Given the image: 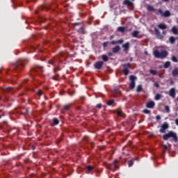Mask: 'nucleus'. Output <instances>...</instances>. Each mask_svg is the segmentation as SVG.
<instances>
[{
	"instance_id": "f257e3e1",
	"label": "nucleus",
	"mask_w": 178,
	"mask_h": 178,
	"mask_svg": "<svg viewBox=\"0 0 178 178\" xmlns=\"http://www.w3.org/2000/svg\"><path fill=\"white\" fill-rule=\"evenodd\" d=\"M13 69L17 73H20L24 69V60L19 58L16 63L13 64Z\"/></svg>"
},
{
	"instance_id": "f03ea898",
	"label": "nucleus",
	"mask_w": 178,
	"mask_h": 178,
	"mask_svg": "<svg viewBox=\"0 0 178 178\" xmlns=\"http://www.w3.org/2000/svg\"><path fill=\"white\" fill-rule=\"evenodd\" d=\"M170 138H172L175 143H177V134L173 131H169L167 134L163 135V140H164V141H168Z\"/></svg>"
},
{
	"instance_id": "7ed1b4c3",
	"label": "nucleus",
	"mask_w": 178,
	"mask_h": 178,
	"mask_svg": "<svg viewBox=\"0 0 178 178\" xmlns=\"http://www.w3.org/2000/svg\"><path fill=\"white\" fill-rule=\"evenodd\" d=\"M153 55L155 58H157V59H165V58L169 55V53L166 50H163L161 51L154 50L153 51Z\"/></svg>"
},
{
	"instance_id": "20e7f679",
	"label": "nucleus",
	"mask_w": 178,
	"mask_h": 178,
	"mask_svg": "<svg viewBox=\"0 0 178 178\" xmlns=\"http://www.w3.org/2000/svg\"><path fill=\"white\" fill-rule=\"evenodd\" d=\"M121 66L124 67L122 70V74L124 76H129V74L130 73V70L131 69V64H130V63H127L122 64Z\"/></svg>"
},
{
	"instance_id": "39448f33",
	"label": "nucleus",
	"mask_w": 178,
	"mask_h": 178,
	"mask_svg": "<svg viewBox=\"0 0 178 178\" xmlns=\"http://www.w3.org/2000/svg\"><path fill=\"white\" fill-rule=\"evenodd\" d=\"M106 168H107L108 170H116V169H119V162L114 161L110 164H106Z\"/></svg>"
},
{
	"instance_id": "423d86ee",
	"label": "nucleus",
	"mask_w": 178,
	"mask_h": 178,
	"mask_svg": "<svg viewBox=\"0 0 178 178\" xmlns=\"http://www.w3.org/2000/svg\"><path fill=\"white\" fill-rule=\"evenodd\" d=\"M130 83H129V88L133 90L136 87V81L137 80V77L134 75H131L129 76Z\"/></svg>"
},
{
	"instance_id": "0eeeda50",
	"label": "nucleus",
	"mask_w": 178,
	"mask_h": 178,
	"mask_svg": "<svg viewBox=\"0 0 178 178\" xmlns=\"http://www.w3.org/2000/svg\"><path fill=\"white\" fill-rule=\"evenodd\" d=\"M157 27H158V29H160V30H163L162 34L163 35H166L168 32L165 30H166V29H168V25H166L165 24H163V23H160L157 25Z\"/></svg>"
},
{
	"instance_id": "6e6552de",
	"label": "nucleus",
	"mask_w": 178,
	"mask_h": 178,
	"mask_svg": "<svg viewBox=\"0 0 178 178\" xmlns=\"http://www.w3.org/2000/svg\"><path fill=\"white\" fill-rule=\"evenodd\" d=\"M169 129V124L168 122H165L162 125L161 128L160 129L159 131L160 133L165 134L166 133V130Z\"/></svg>"
},
{
	"instance_id": "1a4fd4ad",
	"label": "nucleus",
	"mask_w": 178,
	"mask_h": 178,
	"mask_svg": "<svg viewBox=\"0 0 178 178\" xmlns=\"http://www.w3.org/2000/svg\"><path fill=\"white\" fill-rule=\"evenodd\" d=\"M43 69H44V67H42L37 66L36 67L31 70V72L29 74H30V76H33V74H33V73H34V72L35 73H37V72H43Z\"/></svg>"
},
{
	"instance_id": "9d476101",
	"label": "nucleus",
	"mask_w": 178,
	"mask_h": 178,
	"mask_svg": "<svg viewBox=\"0 0 178 178\" xmlns=\"http://www.w3.org/2000/svg\"><path fill=\"white\" fill-rule=\"evenodd\" d=\"M154 33L158 40H163V36L161 34V31L159 29H158V28H154Z\"/></svg>"
},
{
	"instance_id": "9b49d317",
	"label": "nucleus",
	"mask_w": 178,
	"mask_h": 178,
	"mask_svg": "<svg viewBox=\"0 0 178 178\" xmlns=\"http://www.w3.org/2000/svg\"><path fill=\"white\" fill-rule=\"evenodd\" d=\"M104 66V63L103 61H97L95 64V67L96 69H97V70H99L101 69H102V67Z\"/></svg>"
},
{
	"instance_id": "f8f14e48",
	"label": "nucleus",
	"mask_w": 178,
	"mask_h": 178,
	"mask_svg": "<svg viewBox=\"0 0 178 178\" xmlns=\"http://www.w3.org/2000/svg\"><path fill=\"white\" fill-rule=\"evenodd\" d=\"M169 95L172 97V98H176V89H175V88L170 89Z\"/></svg>"
},
{
	"instance_id": "ddd939ff",
	"label": "nucleus",
	"mask_w": 178,
	"mask_h": 178,
	"mask_svg": "<svg viewBox=\"0 0 178 178\" xmlns=\"http://www.w3.org/2000/svg\"><path fill=\"white\" fill-rule=\"evenodd\" d=\"M155 107V102L154 101L149 102L146 104V108H149V109H154Z\"/></svg>"
},
{
	"instance_id": "4468645a",
	"label": "nucleus",
	"mask_w": 178,
	"mask_h": 178,
	"mask_svg": "<svg viewBox=\"0 0 178 178\" xmlns=\"http://www.w3.org/2000/svg\"><path fill=\"white\" fill-rule=\"evenodd\" d=\"M119 51H120V46L117 45L112 49L113 54H118V52H119Z\"/></svg>"
},
{
	"instance_id": "2eb2a0df",
	"label": "nucleus",
	"mask_w": 178,
	"mask_h": 178,
	"mask_svg": "<svg viewBox=\"0 0 178 178\" xmlns=\"http://www.w3.org/2000/svg\"><path fill=\"white\" fill-rule=\"evenodd\" d=\"M122 48H124V51H129L130 48V43L126 42L125 44H122Z\"/></svg>"
},
{
	"instance_id": "dca6fc26",
	"label": "nucleus",
	"mask_w": 178,
	"mask_h": 178,
	"mask_svg": "<svg viewBox=\"0 0 178 178\" xmlns=\"http://www.w3.org/2000/svg\"><path fill=\"white\" fill-rule=\"evenodd\" d=\"M172 77H177L178 76V67L175 68L172 72Z\"/></svg>"
},
{
	"instance_id": "f3484780",
	"label": "nucleus",
	"mask_w": 178,
	"mask_h": 178,
	"mask_svg": "<svg viewBox=\"0 0 178 178\" xmlns=\"http://www.w3.org/2000/svg\"><path fill=\"white\" fill-rule=\"evenodd\" d=\"M106 105L108 106H115V100L110 99L108 102H107Z\"/></svg>"
},
{
	"instance_id": "a211bd4d",
	"label": "nucleus",
	"mask_w": 178,
	"mask_h": 178,
	"mask_svg": "<svg viewBox=\"0 0 178 178\" xmlns=\"http://www.w3.org/2000/svg\"><path fill=\"white\" fill-rule=\"evenodd\" d=\"M123 3L127 6H133V2L130 1V0H124Z\"/></svg>"
},
{
	"instance_id": "6ab92c4d",
	"label": "nucleus",
	"mask_w": 178,
	"mask_h": 178,
	"mask_svg": "<svg viewBox=\"0 0 178 178\" xmlns=\"http://www.w3.org/2000/svg\"><path fill=\"white\" fill-rule=\"evenodd\" d=\"M171 31L172 33V34H175V35H178V29L176 26H173L171 29Z\"/></svg>"
},
{
	"instance_id": "aec40b11",
	"label": "nucleus",
	"mask_w": 178,
	"mask_h": 178,
	"mask_svg": "<svg viewBox=\"0 0 178 178\" xmlns=\"http://www.w3.org/2000/svg\"><path fill=\"white\" fill-rule=\"evenodd\" d=\"M54 73L56 72V68H54ZM59 78V74L55 73V75L53 76V80H55L56 81H58V79Z\"/></svg>"
},
{
	"instance_id": "412c9836",
	"label": "nucleus",
	"mask_w": 178,
	"mask_h": 178,
	"mask_svg": "<svg viewBox=\"0 0 178 178\" xmlns=\"http://www.w3.org/2000/svg\"><path fill=\"white\" fill-rule=\"evenodd\" d=\"M170 16V11L165 10L163 14V17H169Z\"/></svg>"
},
{
	"instance_id": "4be33fe9",
	"label": "nucleus",
	"mask_w": 178,
	"mask_h": 178,
	"mask_svg": "<svg viewBox=\"0 0 178 178\" xmlns=\"http://www.w3.org/2000/svg\"><path fill=\"white\" fill-rule=\"evenodd\" d=\"M78 33H80V34H86V28H84V26L81 27L78 30Z\"/></svg>"
},
{
	"instance_id": "5701e85b",
	"label": "nucleus",
	"mask_w": 178,
	"mask_h": 178,
	"mask_svg": "<svg viewBox=\"0 0 178 178\" xmlns=\"http://www.w3.org/2000/svg\"><path fill=\"white\" fill-rule=\"evenodd\" d=\"M102 60H104V62H108V60H109V57H108V56H106V54H103L102 56Z\"/></svg>"
},
{
	"instance_id": "b1692460",
	"label": "nucleus",
	"mask_w": 178,
	"mask_h": 178,
	"mask_svg": "<svg viewBox=\"0 0 178 178\" xmlns=\"http://www.w3.org/2000/svg\"><path fill=\"white\" fill-rule=\"evenodd\" d=\"M138 34H140V31H134L132 33V37H134V38H137V37H138Z\"/></svg>"
},
{
	"instance_id": "393cba45",
	"label": "nucleus",
	"mask_w": 178,
	"mask_h": 178,
	"mask_svg": "<svg viewBox=\"0 0 178 178\" xmlns=\"http://www.w3.org/2000/svg\"><path fill=\"white\" fill-rule=\"evenodd\" d=\"M147 9L148 12H154L155 11V8H154V7L151 5L147 6Z\"/></svg>"
},
{
	"instance_id": "a878e982",
	"label": "nucleus",
	"mask_w": 178,
	"mask_h": 178,
	"mask_svg": "<svg viewBox=\"0 0 178 178\" xmlns=\"http://www.w3.org/2000/svg\"><path fill=\"white\" fill-rule=\"evenodd\" d=\"M170 67V61H166L164 65H163V67L164 69H168V67Z\"/></svg>"
},
{
	"instance_id": "bb28decb",
	"label": "nucleus",
	"mask_w": 178,
	"mask_h": 178,
	"mask_svg": "<svg viewBox=\"0 0 178 178\" xmlns=\"http://www.w3.org/2000/svg\"><path fill=\"white\" fill-rule=\"evenodd\" d=\"M161 98H162V95L157 93L154 97V99L156 101H159V99H161Z\"/></svg>"
},
{
	"instance_id": "cd10ccee",
	"label": "nucleus",
	"mask_w": 178,
	"mask_h": 178,
	"mask_svg": "<svg viewBox=\"0 0 178 178\" xmlns=\"http://www.w3.org/2000/svg\"><path fill=\"white\" fill-rule=\"evenodd\" d=\"M143 91V86L138 85L136 88V92H141Z\"/></svg>"
},
{
	"instance_id": "c85d7f7f",
	"label": "nucleus",
	"mask_w": 178,
	"mask_h": 178,
	"mask_svg": "<svg viewBox=\"0 0 178 178\" xmlns=\"http://www.w3.org/2000/svg\"><path fill=\"white\" fill-rule=\"evenodd\" d=\"M169 41L171 44H175V42L176 41V39L175 38V37L171 36L169 38Z\"/></svg>"
},
{
	"instance_id": "c756f323",
	"label": "nucleus",
	"mask_w": 178,
	"mask_h": 178,
	"mask_svg": "<svg viewBox=\"0 0 178 178\" xmlns=\"http://www.w3.org/2000/svg\"><path fill=\"white\" fill-rule=\"evenodd\" d=\"M149 73L153 74V76H156V74H158V72L155 70H150Z\"/></svg>"
},
{
	"instance_id": "7c9ffc66",
	"label": "nucleus",
	"mask_w": 178,
	"mask_h": 178,
	"mask_svg": "<svg viewBox=\"0 0 178 178\" xmlns=\"http://www.w3.org/2000/svg\"><path fill=\"white\" fill-rule=\"evenodd\" d=\"M118 31H120V33H124V31H125V29H124V27H123V26H119L118 28Z\"/></svg>"
},
{
	"instance_id": "2f4dec72",
	"label": "nucleus",
	"mask_w": 178,
	"mask_h": 178,
	"mask_svg": "<svg viewBox=\"0 0 178 178\" xmlns=\"http://www.w3.org/2000/svg\"><path fill=\"white\" fill-rule=\"evenodd\" d=\"M86 169H87L88 173H90V172H91L94 169V167H92V165H88L86 167Z\"/></svg>"
},
{
	"instance_id": "473e14b6",
	"label": "nucleus",
	"mask_w": 178,
	"mask_h": 178,
	"mask_svg": "<svg viewBox=\"0 0 178 178\" xmlns=\"http://www.w3.org/2000/svg\"><path fill=\"white\" fill-rule=\"evenodd\" d=\"M134 165V160H130L128 163L129 168H131Z\"/></svg>"
},
{
	"instance_id": "72a5a7b5",
	"label": "nucleus",
	"mask_w": 178,
	"mask_h": 178,
	"mask_svg": "<svg viewBox=\"0 0 178 178\" xmlns=\"http://www.w3.org/2000/svg\"><path fill=\"white\" fill-rule=\"evenodd\" d=\"M70 106H72V104H67L64 106V111H69V109H70Z\"/></svg>"
},
{
	"instance_id": "f704fd0d",
	"label": "nucleus",
	"mask_w": 178,
	"mask_h": 178,
	"mask_svg": "<svg viewBox=\"0 0 178 178\" xmlns=\"http://www.w3.org/2000/svg\"><path fill=\"white\" fill-rule=\"evenodd\" d=\"M53 122L56 126L59 124V120H58V118H54Z\"/></svg>"
},
{
	"instance_id": "c9c22d12",
	"label": "nucleus",
	"mask_w": 178,
	"mask_h": 178,
	"mask_svg": "<svg viewBox=\"0 0 178 178\" xmlns=\"http://www.w3.org/2000/svg\"><path fill=\"white\" fill-rule=\"evenodd\" d=\"M165 110L166 113H170V108L169 107V106H165Z\"/></svg>"
},
{
	"instance_id": "e433bc0d",
	"label": "nucleus",
	"mask_w": 178,
	"mask_h": 178,
	"mask_svg": "<svg viewBox=\"0 0 178 178\" xmlns=\"http://www.w3.org/2000/svg\"><path fill=\"white\" fill-rule=\"evenodd\" d=\"M171 60H172V62L177 63V62H178L177 57V56H172V58H171Z\"/></svg>"
},
{
	"instance_id": "4c0bfd02",
	"label": "nucleus",
	"mask_w": 178,
	"mask_h": 178,
	"mask_svg": "<svg viewBox=\"0 0 178 178\" xmlns=\"http://www.w3.org/2000/svg\"><path fill=\"white\" fill-rule=\"evenodd\" d=\"M118 116H124V113L122 111H119L117 113Z\"/></svg>"
},
{
	"instance_id": "58836bf2",
	"label": "nucleus",
	"mask_w": 178,
	"mask_h": 178,
	"mask_svg": "<svg viewBox=\"0 0 178 178\" xmlns=\"http://www.w3.org/2000/svg\"><path fill=\"white\" fill-rule=\"evenodd\" d=\"M143 113H146V115H149V113H151V111L148 109H145L143 110Z\"/></svg>"
},
{
	"instance_id": "ea45409f",
	"label": "nucleus",
	"mask_w": 178,
	"mask_h": 178,
	"mask_svg": "<svg viewBox=\"0 0 178 178\" xmlns=\"http://www.w3.org/2000/svg\"><path fill=\"white\" fill-rule=\"evenodd\" d=\"M120 88V86H118V87H117V88H114V89H113V92H119V89Z\"/></svg>"
},
{
	"instance_id": "a19ab883",
	"label": "nucleus",
	"mask_w": 178,
	"mask_h": 178,
	"mask_svg": "<svg viewBox=\"0 0 178 178\" xmlns=\"http://www.w3.org/2000/svg\"><path fill=\"white\" fill-rule=\"evenodd\" d=\"M159 13H160L161 16L163 17V11L162 10V9L159 8Z\"/></svg>"
},
{
	"instance_id": "79ce46f5",
	"label": "nucleus",
	"mask_w": 178,
	"mask_h": 178,
	"mask_svg": "<svg viewBox=\"0 0 178 178\" xmlns=\"http://www.w3.org/2000/svg\"><path fill=\"white\" fill-rule=\"evenodd\" d=\"M123 42H124L123 39H120L117 40V44H123Z\"/></svg>"
},
{
	"instance_id": "37998d69",
	"label": "nucleus",
	"mask_w": 178,
	"mask_h": 178,
	"mask_svg": "<svg viewBox=\"0 0 178 178\" xmlns=\"http://www.w3.org/2000/svg\"><path fill=\"white\" fill-rule=\"evenodd\" d=\"M96 108H97L98 109H101V108H102V104H97Z\"/></svg>"
},
{
	"instance_id": "c03bdc74",
	"label": "nucleus",
	"mask_w": 178,
	"mask_h": 178,
	"mask_svg": "<svg viewBox=\"0 0 178 178\" xmlns=\"http://www.w3.org/2000/svg\"><path fill=\"white\" fill-rule=\"evenodd\" d=\"M108 42H104L103 43V47L106 48V47H108Z\"/></svg>"
},
{
	"instance_id": "a18cd8bd",
	"label": "nucleus",
	"mask_w": 178,
	"mask_h": 178,
	"mask_svg": "<svg viewBox=\"0 0 178 178\" xmlns=\"http://www.w3.org/2000/svg\"><path fill=\"white\" fill-rule=\"evenodd\" d=\"M111 45H116L118 44V41L112 40L111 42Z\"/></svg>"
},
{
	"instance_id": "49530a36",
	"label": "nucleus",
	"mask_w": 178,
	"mask_h": 178,
	"mask_svg": "<svg viewBox=\"0 0 178 178\" xmlns=\"http://www.w3.org/2000/svg\"><path fill=\"white\" fill-rule=\"evenodd\" d=\"M154 87H156V88H159V83H158V82H155Z\"/></svg>"
},
{
	"instance_id": "de8ad7c7",
	"label": "nucleus",
	"mask_w": 178,
	"mask_h": 178,
	"mask_svg": "<svg viewBox=\"0 0 178 178\" xmlns=\"http://www.w3.org/2000/svg\"><path fill=\"white\" fill-rule=\"evenodd\" d=\"M163 148H164V150L165 151H168V145H163Z\"/></svg>"
},
{
	"instance_id": "09e8293b",
	"label": "nucleus",
	"mask_w": 178,
	"mask_h": 178,
	"mask_svg": "<svg viewBox=\"0 0 178 178\" xmlns=\"http://www.w3.org/2000/svg\"><path fill=\"white\" fill-rule=\"evenodd\" d=\"M38 94L40 95V97H41V95H42V92L40 90H39Z\"/></svg>"
},
{
	"instance_id": "8fccbe9b",
	"label": "nucleus",
	"mask_w": 178,
	"mask_h": 178,
	"mask_svg": "<svg viewBox=\"0 0 178 178\" xmlns=\"http://www.w3.org/2000/svg\"><path fill=\"white\" fill-rule=\"evenodd\" d=\"M10 90H12V88H7L6 89V92H9V91H10Z\"/></svg>"
},
{
	"instance_id": "3c124183",
	"label": "nucleus",
	"mask_w": 178,
	"mask_h": 178,
	"mask_svg": "<svg viewBox=\"0 0 178 178\" xmlns=\"http://www.w3.org/2000/svg\"><path fill=\"white\" fill-rule=\"evenodd\" d=\"M156 120H161V115H156Z\"/></svg>"
},
{
	"instance_id": "603ef678",
	"label": "nucleus",
	"mask_w": 178,
	"mask_h": 178,
	"mask_svg": "<svg viewBox=\"0 0 178 178\" xmlns=\"http://www.w3.org/2000/svg\"><path fill=\"white\" fill-rule=\"evenodd\" d=\"M79 24H80V23H79V22H74L73 24V26H79Z\"/></svg>"
},
{
	"instance_id": "864d4df0",
	"label": "nucleus",
	"mask_w": 178,
	"mask_h": 178,
	"mask_svg": "<svg viewBox=\"0 0 178 178\" xmlns=\"http://www.w3.org/2000/svg\"><path fill=\"white\" fill-rule=\"evenodd\" d=\"M64 94H65V92L63 90H61L60 92V95H64Z\"/></svg>"
},
{
	"instance_id": "5fc2aeb1",
	"label": "nucleus",
	"mask_w": 178,
	"mask_h": 178,
	"mask_svg": "<svg viewBox=\"0 0 178 178\" xmlns=\"http://www.w3.org/2000/svg\"><path fill=\"white\" fill-rule=\"evenodd\" d=\"M108 56H113V54L112 52L108 53Z\"/></svg>"
},
{
	"instance_id": "6e6d98bb",
	"label": "nucleus",
	"mask_w": 178,
	"mask_h": 178,
	"mask_svg": "<svg viewBox=\"0 0 178 178\" xmlns=\"http://www.w3.org/2000/svg\"><path fill=\"white\" fill-rule=\"evenodd\" d=\"M83 140H84L85 141H88V137L85 136V137L83 138Z\"/></svg>"
},
{
	"instance_id": "4d7b16f0",
	"label": "nucleus",
	"mask_w": 178,
	"mask_h": 178,
	"mask_svg": "<svg viewBox=\"0 0 178 178\" xmlns=\"http://www.w3.org/2000/svg\"><path fill=\"white\" fill-rule=\"evenodd\" d=\"M175 124L178 126V118L175 119Z\"/></svg>"
},
{
	"instance_id": "13d9d810",
	"label": "nucleus",
	"mask_w": 178,
	"mask_h": 178,
	"mask_svg": "<svg viewBox=\"0 0 178 178\" xmlns=\"http://www.w3.org/2000/svg\"><path fill=\"white\" fill-rule=\"evenodd\" d=\"M49 65H54V63L52 62V60H49Z\"/></svg>"
},
{
	"instance_id": "bf43d9fd",
	"label": "nucleus",
	"mask_w": 178,
	"mask_h": 178,
	"mask_svg": "<svg viewBox=\"0 0 178 178\" xmlns=\"http://www.w3.org/2000/svg\"><path fill=\"white\" fill-rule=\"evenodd\" d=\"M90 145H91V147H94L95 143H90Z\"/></svg>"
},
{
	"instance_id": "052dcab7",
	"label": "nucleus",
	"mask_w": 178,
	"mask_h": 178,
	"mask_svg": "<svg viewBox=\"0 0 178 178\" xmlns=\"http://www.w3.org/2000/svg\"><path fill=\"white\" fill-rule=\"evenodd\" d=\"M113 38H114V36H113V35H111V36L110 37V40H113Z\"/></svg>"
},
{
	"instance_id": "680f3d73",
	"label": "nucleus",
	"mask_w": 178,
	"mask_h": 178,
	"mask_svg": "<svg viewBox=\"0 0 178 178\" xmlns=\"http://www.w3.org/2000/svg\"><path fill=\"white\" fill-rule=\"evenodd\" d=\"M163 2H169V0H162Z\"/></svg>"
},
{
	"instance_id": "e2e57ef3",
	"label": "nucleus",
	"mask_w": 178,
	"mask_h": 178,
	"mask_svg": "<svg viewBox=\"0 0 178 178\" xmlns=\"http://www.w3.org/2000/svg\"><path fill=\"white\" fill-rule=\"evenodd\" d=\"M23 83H27V79L24 80Z\"/></svg>"
},
{
	"instance_id": "0e129e2a",
	"label": "nucleus",
	"mask_w": 178,
	"mask_h": 178,
	"mask_svg": "<svg viewBox=\"0 0 178 178\" xmlns=\"http://www.w3.org/2000/svg\"><path fill=\"white\" fill-rule=\"evenodd\" d=\"M145 55H148V51H145Z\"/></svg>"
},
{
	"instance_id": "69168bd1",
	"label": "nucleus",
	"mask_w": 178,
	"mask_h": 178,
	"mask_svg": "<svg viewBox=\"0 0 178 178\" xmlns=\"http://www.w3.org/2000/svg\"><path fill=\"white\" fill-rule=\"evenodd\" d=\"M26 113H29V110L28 109L26 110Z\"/></svg>"
},
{
	"instance_id": "338daca9",
	"label": "nucleus",
	"mask_w": 178,
	"mask_h": 178,
	"mask_svg": "<svg viewBox=\"0 0 178 178\" xmlns=\"http://www.w3.org/2000/svg\"><path fill=\"white\" fill-rule=\"evenodd\" d=\"M131 60H133V58H130V62H131Z\"/></svg>"
},
{
	"instance_id": "774afa93",
	"label": "nucleus",
	"mask_w": 178,
	"mask_h": 178,
	"mask_svg": "<svg viewBox=\"0 0 178 178\" xmlns=\"http://www.w3.org/2000/svg\"><path fill=\"white\" fill-rule=\"evenodd\" d=\"M159 77H162V74H160V75H159Z\"/></svg>"
}]
</instances>
